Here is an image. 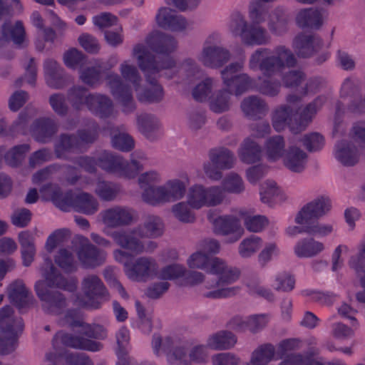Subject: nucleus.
<instances>
[{
  "instance_id": "c03bdc74",
  "label": "nucleus",
  "mask_w": 365,
  "mask_h": 365,
  "mask_svg": "<svg viewBox=\"0 0 365 365\" xmlns=\"http://www.w3.org/2000/svg\"><path fill=\"white\" fill-rule=\"evenodd\" d=\"M261 155V146L250 138H247L243 140L238 150V156L240 160L247 164H252L259 161Z\"/></svg>"
},
{
  "instance_id": "423d86ee",
  "label": "nucleus",
  "mask_w": 365,
  "mask_h": 365,
  "mask_svg": "<svg viewBox=\"0 0 365 365\" xmlns=\"http://www.w3.org/2000/svg\"><path fill=\"white\" fill-rule=\"evenodd\" d=\"M190 184L187 173L166 180L163 185L150 186L141 193L142 200L152 206H160L182 200Z\"/></svg>"
},
{
  "instance_id": "79ce46f5",
  "label": "nucleus",
  "mask_w": 365,
  "mask_h": 365,
  "mask_svg": "<svg viewBox=\"0 0 365 365\" xmlns=\"http://www.w3.org/2000/svg\"><path fill=\"white\" fill-rule=\"evenodd\" d=\"M88 109L101 118H107L113 113V103L108 96L96 93L91 96Z\"/></svg>"
},
{
  "instance_id": "2f4dec72",
  "label": "nucleus",
  "mask_w": 365,
  "mask_h": 365,
  "mask_svg": "<svg viewBox=\"0 0 365 365\" xmlns=\"http://www.w3.org/2000/svg\"><path fill=\"white\" fill-rule=\"evenodd\" d=\"M308 160L307 153L296 145L288 147L282 160L283 165L294 173H302L306 168Z\"/></svg>"
},
{
  "instance_id": "4c0bfd02",
  "label": "nucleus",
  "mask_w": 365,
  "mask_h": 365,
  "mask_svg": "<svg viewBox=\"0 0 365 365\" xmlns=\"http://www.w3.org/2000/svg\"><path fill=\"white\" fill-rule=\"evenodd\" d=\"M137 123L140 132L148 139L153 140L160 135L161 124L153 115L143 113L138 115Z\"/></svg>"
},
{
  "instance_id": "09e8293b",
  "label": "nucleus",
  "mask_w": 365,
  "mask_h": 365,
  "mask_svg": "<svg viewBox=\"0 0 365 365\" xmlns=\"http://www.w3.org/2000/svg\"><path fill=\"white\" fill-rule=\"evenodd\" d=\"M93 93L81 86H74L67 92V98L73 109L81 110L84 106L88 108Z\"/></svg>"
},
{
  "instance_id": "a211bd4d",
  "label": "nucleus",
  "mask_w": 365,
  "mask_h": 365,
  "mask_svg": "<svg viewBox=\"0 0 365 365\" xmlns=\"http://www.w3.org/2000/svg\"><path fill=\"white\" fill-rule=\"evenodd\" d=\"M106 233L110 236L115 242L122 248L130 250L136 255L143 253L144 247L141 239L145 237L138 226L126 230Z\"/></svg>"
},
{
  "instance_id": "c9c22d12",
  "label": "nucleus",
  "mask_w": 365,
  "mask_h": 365,
  "mask_svg": "<svg viewBox=\"0 0 365 365\" xmlns=\"http://www.w3.org/2000/svg\"><path fill=\"white\" fill-rule=\"evenodd\" d=\"M286 141L280 135L268 138L264 144V151L267 159L270 162H277L284 158L287 152Z\"/></svg>"
},
{
  "instance_id": "58836bf2",
  "label": "nucleus",
  "mask_w": 365,
  "mask_h": 365,
  "mask_svg": "<svg viewBox=\"0 0 365 365\" xmlns=\"http://www.w3.org/2000/svg\"><path fill=\"white\" fill-rule=\"evenodd\" d=\"M349 267L359 278L361 286L365 289V235L357 245V252L350 257Z\"/></svg>"
},
{
  "instance_id": "37998d69",
  "label": "nucleus",
  "mask_w": 365,
  "mask_h": 365,
  "mask_svg": "<svg viewBox=\"0 0 365 365\" xmlns=\"http://www.w3.org/2000/svg\"><path fill=\"white\" fill-rule=\"evenodd\" d=\"M208 158L218 165L222 170L232 169L236 161L233 152L225 147H216L210 149L207 153Z\"/></svg>"
},
{
  "instance_id": "2eb2a0df",
  "label": "nucleus",
  "mask_w": 365,
  "mask_h": 365,
  "mask_svg": "<svg viewBox=\"0 0 365 365\" xmlns=\"http://www.w3.org/2000/svg\"><path fill=\"white\" fill-rule=\"evenodd\" d=\"M103 224L108 228H117L132 224L135 220L133 209L123 205H115L101 212Z\"/></svg>"
},
{
  "instance_id": "0e129e2a",
  "label": "nucleus",
  "mask_w": 365,
  "mask_h": 365,
  "mask_svg": "<svg viewBox=\"0 0 365 365\" xmlns=\"http://www.w3.org/2000/svg\"><path fill=\"white\" fill-rule=\"evenodd\" d=\"M244 67V61L232 62L226 66L220 71V76L224 85L231 88L233 86V81L236 80L238 72L241 71Z\"/></svg>"
},
{
  "instance_id": "f257e3e1",
  "label": "nucleus",
  "mask_w": 365,
  "mask_h": 365,
  "mask_svg": "<svg viewBox=\"0 0 365 365\" xmlns=\"http://www.w3.org/2000/svg\"><path fill=\"white\" fill-rule=\"evenodd\" d=\"M190 269L204 270L216 276L215 279H207L203 288L205 297L212 299L232 297L240 291L239 286L229 285L238 280L240 271L237 267L228 264L224 259L211 257L199 249L191 254L186 260Z\"/></svg>"
},
{
  "instance_id": "13d9d810",
  "label": "nucleus",
  "mask_w": 365,
  "mask_h": 365,
  "mask_svg": "<svg viewBox=\"0 0 365 365\" xmlns=\"http://www.w3.org/2000/svg\"><path fill=\"white\" fill-rule=\"evenodd\" d=\"M192 209L187 200L181 201L171 207V212L178 221L182 223H192L195 220V216Z\"/></svg>"
},
{
  "instance_id": "69168bd1",
  "label": "nucleus",
  "mask_w": 365,
  "mask_h": 365,
  "mask_svg": "<svg viewBox=\"0 0 365 365\" xmlns=\"http://www.w3.org/2000/svg\"><path fill=\"white\" fill-rule=\"evenodd\" d=\"M307 78L305 73L299 68L291 69L281 75L282 84L285 88H293L299 86Z\"/></svg>"
},
{
  "instance_id": "bf43d9fd",
  "label": "nucleus",
  "mask_w": 365,
  "mask_h": 365,
  "mask_svg": "<svg viewBox=\"0 0 365 365\" xmlns=\"http://www.w3.org/2000/svg\"><path fill=\"white\" fill-rule=\"evenodd\" d=\"M180 344V339L177 336H168L163 339L157 334L153 335L152 340V346L155 354H158L160 349H162L166 355L170 351H173Z\"/></svg>"
},
{
  "instance_id": "a19ab883",
  "label": "nucleus",
  "mask_w": 365,
  "mask_h": 365,
  "mask_svg": "<svg viewBox=\"0 0 365 365\" xmlns=\"http://www.w3.org/2000/svg\"><path fill=\"white\" fill-rule=\"evenodd\" d=\"M296 24L300 28L318 29L323 24L322 15L319 10L307 8L302 9L297 14Z\"/></svg>"
},
{
  "instance_id": "5701e85b",
  "label": "nucleus",
  "mask_w": 365,
  "mask_h": 365,
  "mask_svg": "<svg viewBox=\"0 0 365 365\" xmlns=\"http://www.w3.org/2000/svg\"><path fill=\"white\" fill-rule=\"evenodd\" d=\"M63 326H68L70 327H79V333L90 338L98 339H103L106 337V329L99 324H86L77 317L74 311H68L66 312L64 318L60 321Z\"/></svg>"
},
{
  "instance_id": "39448f33",
  "label": "nucleus",
  "mask_w": 365,
  "mask_h": 365,
  "mask_svg": "<svg viewBox=\"0 0 365 365\" xmlns=\"http://www.w3.org/2000/svg\"><path fill=\"white\" fill-rule=\"evenodd\" d=\"M121 77L116 73L110 72L106 76V85L110 93L122 107L125 113H130L135 109L131 87L123 82L122 78L130 83L135 89L140 86L142 78L137 67L130 61H123L119 66Z\"/></svg>"
},
{
  "instance_id": "4468645a",
  "label": "nucleus",
  "mask_w": 365,
  "mask_h": 365,
  "mask_svg": "<svg viewBox=\"0 0 365 365\" xmlns=\"http://www.w3.org/2000/svg\"><path fill=\"white\" fill-rule=\"evenodd\" d=\"M158 265L155 259L150 257H138L131 265H126L125 275L135 282H145L157 276Z\"/></svg>"
},
{
  "instance_id": "f704fd0d",
  "label": "nucleus",
  "mask_w": 365,
  "mask_h": 365,
  "mask_svg": "<svg viewBox=\"0 0 365 365\" xmlns=\"http://www.w3.org/2000/svg\"><path fill=\"white\" fill-rule=\"evenodd\" d=\"M8 295L10 300L19 309L29 307L34 301L33 295L21 280H16L9 285Z\"/></svg>"
},
{
  "instance_id": "1a4fd4ad",
  "label": "nucleus",
  "mask_w": 365,
  "mask_h": 365,
  "mask_svg": "<svg viewBox=\"0 0 365 365\" xmlns=\"http://www.w3.org/2000/svg\"><path fill=\"white\" fill-rule=\"evenodd\" d=\"M225 200L224 190L220 185L205 187L194 184L186 191V200L194 210L216 207L222 205Z\"/></svg>"
},
{
  "instance_id": "dca6fc26",
  "label": "nucleus",
  "mask_w": 365,
  "mask_h": 365,
  "mask_svg": "<svg viewBox=\"0 0 365 365\" xmlns=\"http://www.w3.org/2000/svg\"><path fill=\"white\" fill-rule=\"evenodd\" d=\"M330 199L318 197L304 205L294 217L295 223H308L325 215L331 209Z\"/></svg>"
},
{
  "instance_id": "e433bc0d",
  "label": "nucleus",
  "mask_w": 365,
  "mask_h": 365,
  "mask_svg": "<svg viewBox=\"0 0 365 365\" xmlns=\"http://www.w3.org/2000/svg\"><path fill=\"white\" fill-rule=\"evenodd\" d=\"M75 151H82L76 135L61 134L54 143V153L56 157L66 159L68 153Z\"/></svg>"
},
{
  "instance_id": "f03ea898",
  "label": "nucleus",
  "mask_w": 365,
  "mask_h": 365,
  "mask_svg": "<svg viewBox=\"0 0 365 365\" xmlns=\"http://www.w3.org/2000/svg\"><path fill=\"white\" fill-rule=\"evenodd\" d=\"M297 60L294 53L285 46L279 45L270 50L259 48L249 58L248 67L252 71H261L266 77L256 86V90L268 97H275L281 91L282 82L271 78L285 68L294 67Z\"/></svg>"
},
{
  "instance_id": "c85d7f7f",
  "label": "nucleus",
  "mask_w": 365,
  "mask_h": 365,
  "mask_svg": "<svg viewBox=\"0 0 365 365\" xmlns=\"http://www.w3.org/2000/svg\"><path fill=\"white\" fill-rule=\"evenodd\" d=\"M240 109L245 118L250 120H258L267 114L269 106L261 97L252 95L242 101Z\"/></svg>"
},
{
  "instance_id": "ea45409f",
  "label": "nucleus",
  "mask_w": 365,
  "mask_h": 365,
  "mask_svg": "<svg viewBox=\"0 0 365 365\" xmlns=\"http://www.w3.org/2000/svg\"><path fill=\"white\" fill-rule=\"evenodd\" d=\"M324 245L314 238H303L299 240L294 247V252L299 258H310L323 252Z\"/></svg>"
},
{
  "instance_id": "a878e982",
  "label": "nucleus",
  "mask_w": 365,
  "mask_h": 365,
  "mask_svg": "<svg viewBox=\"0 0 365 365\" xmlns=\"http://www.w3.org/2000/svg\"><path fill=\"white\" fill-rule=\"evenodd\" d=\"M146 43L153 51L167 56L174 52L178 46L175 37L160 31L150 34L146 38Z\"/></svg>"
},
{
  "instance_id": "3c124183",
  "label": "nucleus",
  "mask_w": 365,
  "mask_h": 365,
  "mask_svg": "<svg viewBox=\"0 0 365 365\" xmlns=\"http://www.w3.org/2000/svg\"><path fill=\"white\" fill-rule=\"evenodd\" d=\"M98 208V201L91 194L84 192L76 194L74 208L76 211L91 215L95 214Z\"/></svg>"
},
{
  "instance_id": "412c9836",
  "label": "nucleus",
  "mask_w": 365,
  "mask_h": 365,
  "mask_svg": "<svg viewBox=\"0 0 365 365\" xmlns=\"http://www.w3.org/2000/svg\"><path fill=\"white\" fill-rule=\"evenodd\" d=\"M41 271L43 278L42 281L44 282L47 289L48 287H56L69 292H73L76 289V283L65 278L53 266L50 259L47 258L45 259Z\"/></svg>"
},
{
  "instance_id": "4d7b16f0",
  "label": "nucleus",
  "mask_w": 365,
  "mask_h": 365,
  "mask_svg": "<svg viewBox=\"0 0 365 365\" xmlns=\"http://www.w3.org/2000/svg\"><path fill=\"white\" fill-rule=\"evenodd\" d=\"M262 240L256 235L244 239L239 245L238 252L242 258H250L262 246Z\"/></svg>"
},
{
  "instance_id": "680f3d73",
  "label": "nucleus",
  "mask_w": 365,
  "mask_h": 365,
  "mask_svg": "<svg viewBox=\"0 0 365 365\" xmlns=\"http://www.w3.org/2000/svg\"><path fill=\"white\" fill-rule=\"evenodd\" d=\"M226 192L240 194L245 190V184L242 178L235 173H230L222 180V186H220Z\"/></svg>"
},
{
  "instance_id": "9d476101",
  "label": "nucleus",
  "mask_w": 365,
  "mask_h": 365,
  "mask_svg": "<svg viewBox=\"0 0 365 365\" xmlns=\"http://www.w3.org/2000/svg\"><path fill=\"white\" fill-rule=\"evenodd\" d=\"M210 348L206 344H195L189 350L179 344L175 349L167 354V361L170 365L205 364L208 361Z\"/></svg>"
},
{
  "instance_id": "aec40b11",
  "label": "nucleus",
  "mask_w": 365,
  "mask_h": 365,
  "mask_svg": "<svg viewBox=\"0 0 365 365\" xmlns=\"http://www.w3.org/2000/svg\"><path fill=\"white\" fill-rule=\"evenodd\" d=\"M322 39L317 35L301 32L292 41V48L299 57L309 58L323 47Z\"/></svg>"
},
{
  "instance_id": "4be33fe9",
  "label": "nucleus",
  "mask_w": 365,
  "mask_h": 365,
  "mask_svg": "<svg viewBox=\"0 0 365 365\" xmlns=\"http://www.w3.org/2000/svg\"><path fill=\"white\" fill-rule=\"evenodd\" d=\"M232 54L225 47L202 48L197 56L205 67L217 69L223 67L231 59Z\"/></svg>"
},
{
  "instance_id": "603ef678",
  "label": "nucleus",
  "mask_w": 365,
  "mask_h": 365,
  "mask_svg": "<svg viewBox=\"0 0 365 365\" xmlns=\"http://www.w3.org/2000/svg\"><path fill=\"white\" fill-rule=\"evenodd\" d=\"M146 154L141 150H135L130 155V160L124 158V170L129 173L124 174V178L132 179L135 178L138 173L143 170L144 162L147 160Z\"/></svg>"
},
{
  "instance_id": "ddd939ff",
  "label": "nucleus",
  "mask_w": 365,
  "mask_h": 365,
  "mask_svg": "<svg viewBox=\"0 0 365 365\" xmlns=\"http://www.w3.org/2000/svg\"><path fill=\"white\" fill-rule=\"evenodd\" d=\"M208 220L212 223L213 232L218 235L231 236L227 242H237L244 234V229L240 220L234 215H225L212 218L208 215Z\"/></svg>"
},
{
  "instance_id": "cd10ccee",
  "label": "nucleus",
  "mask_w": 365,
  "mask_h": 365,
  "mask_svg": "<svg viewBox=\"0 0 365 365\" xmlns=\"http://www.w3.org/2000/svg\"><path fill=\"white\" fill-rule=\"evenodd\" d=\"M266 21L269 32L274 36H283L289 31L290 16L282 7H276L269 13L267 11Z\"/></svg>"
},
{
  "instance_id": "052dcab7",
  "label": "nucleus",
  "mask_w": 365,
  "mask_h": 365,
  "mask_svg": "<svg viewBox=\"0 0 365 365\" xmlns=\"http://www.w3.org/2000/svg\"><path fill=\"white\" fill-rule=\"evenodd\" d=\"M120 186L117 184L99 181L97 183L95 192L96 195L104 201L114 200L120 192Z\"/></svg>"
},
{
  "instance_id": "49530a36",
  "label": "nucleus",
  "mask_w": 365,
  "mask_h": 365,
  "mask_svg": "<svg viewBox=\"0 0 365 365\" xmlns=\"http://www.w3.org/2000/svg\"><path fill=\"white\" fill-rule=\"evenodd\" d=\"M237 342L234 334L228 331H220L210 335L207 339L208 347L212 350H227L232 348Z\"/></svg>"
},
{
  "instance_id": "0eeeda50",
  "label": "nucleus",
  "mask_w": 365,
  "mask_h": 365,
  "mask_svg": "<svg viewBox=\"0 0 365 365\" xmlns=\"http://www.w3.org/2000/svg\"><path fill=\"white\" fill-rule=\"evenodd\" d=\"M81 295L76 297V304L87 309H98L110 299L109 292L102 279L96 274L86 275L81 282Z\"/></svg>"
},
{
  "instance_id": "b1692460",
  "label": "nucleus",
  "mask_w": 365,
  "mask_h": 365,
  "mask_svg": "<svg viewBox=\"0 0 365 365\" xmlns=\"http://www.w3.org/2000/svg\"><path fill=\"white\" fill-rule=\"evenodd\" d=\"M43 197L51 200L60 210L68 211L75 208L76 194L71 192L62 193L61 188L53 184H46L40 189Z\"/></svg>"
},
{
  "instance_id": "7ed1b4c3",
  "label": "nucleus",
  "mask_w": 365,
  "mask_h": 365,
  "mask_svg": "<svg viewBox=\"0 0 365 365\" xmlns=\"http://www.w3.org/2000/svg\"><path fill=\"white\" fill-rule=\"evenodd\" d=\"M132 55L136 59L147 83L145 88H140L139 86L135 89L138 101L146 103L160 102L163 99L164 91L157 79L163 75L169 78L173 77V75H168L167 72L175 66V61L169 56L161 58L152 54L143 44L135 45Z\"/></svg>"
},
{
  "instance_id": "de8ad7c7",
  "label": "nucleus",
  "mask_w": 365,
  "mask_h": 365,
  "mask_svg": "<svg viewBox=\"0 0 365 365\" xmlns=\"http://www.w3.org/2000/svg\"><path fill=\"white\" fill-rule=\"evenodd\" d=\"M230 88L220 89L212 94L210 98V108L212 111L216 113H221L228 111L232 106V93Z\"/></svg>"
},
{
  "instance_id": "6e6d98bb",
  "label": "nucleus",
  "mask_w": 365,
  "mask_h": 365,
  "mask_svg": "<svg viewBox=\"0 0 365 365\" xmlns=\"http://www.w3.org/2000/svg\"><path fill=\"white\" fill-rule=\"evenodd\" d=\"M218 81L212 77H207L200 82L192 90V95L197 101H205L210 96L212 90L217 87Z\"/></svg>"
},
{
  "instance_id": "a18cd8bd",
  "label": "nucleus",
  "mask_w": 365,
  "mask_h": 365,
  "mask_svg": "<svg viewBox=\"0 0 365 365\" xmlns=\"http://www.w3.org/2000/svg\"><path fill=\"white\" fill-rule=\"evenodd\" d=\"M110 143L116 150L129 152L135 147L133 138L125 132L123 126L113 127L110 130Z\"/></svg>"
},
{
  "instance_id": "e2e57ef3",
  "label": "nucleus",
  "mask_w": 365,
  "mask_h": 365,
  "mask_svg": "<svg viewBox=\"0 0 365 365\" xmlns=\"http://www.w3.org/2000/svg\"><path fill=\"white\" fill-rule=\"evenodd\" d=\"M29 150L30 145L29 144L15 145L6 153L5 161L11 167H17L21 164L26 153Z\"/></svg>"
},
{
  "instance_id": "8fccbe9b",
  "label": "nucleus",
  "mask_w": 365,
  "mask_h": 365,
  "mask_svg": "<svg viewBox=\"0 0 365 365\" xmlns=\"http://www.w3.org/2000/svg\"><path fill=\"white\" fill-rule=\"evenodd\" d=\"M145 238H157L163 235L164 224L156 215L148 216L143 224L138 225Z\"/></svg>"
},
{
  "instance_id": "bb28decb",
  "label": "nucleus",
  "mask_w": 365,
  "mask_h": 365,
  "mask_svg": "<svg viewBox=\"0 0 365 365\" xmlns=\"http://www.w3.org/2000/svg\"><path fill=\"white\" fill-rule=\"evenodd\" d=\"M98 166L108 173L124 177L129 173L124 170V158L107 150H100L96 153Z\"/></svg>"
},
{
  "instance_id": "9b49d317",
  "label": "nucleus",
  "mask_w": 365,
  "mask_h": 365,
  "mask_svg": "<svg viewBox=\"0 0 365 365\" xmlns=\"http://www.w3.org/2000/svg\"><path fill=\"white\" fill-rule=\"evenodd\" d=\"M297 110L289 105H281L275 108L271 114V121L277 132H282L287 128L294 133H299L304 130L303 123H299L297 119Z\"/></svg>"
},
{
  "instance_id": "c756f323",
  "label": "nucleus",
  "mask_w": 365,
  "mask_h": 365,
  "mask_svg": "<svg viewBox=\"0 0 365 365\" xmlns=\"http://www.w3.org/2000/svg\"><path fill=\"white\" fill-rule=\"evenodd\" d=\"M25 40V30L20 21L14 24L5 22L0 29V48L6 47L11 42L21 46Z\"/></svg>"
},
{
  "instance_id": "72a5a7b5",
  "label": "nucleus",
  "mask_w": 365,
  "mask_h": 365,
  "mask_svg": "<svg viewBox=\"0 0 365 365\" xmlns=\"http://www.w3.org/2000/svg\"><path fill=\"white\" fill-rule=\"evenodd\" d=\"M334 157L345 166H352L359 160V152L350 141L341 140L335 145Z\"/></svg>"
},
{
  "instance_id": "f3484780",
  "label": "nucleus",
  "mask_w": 365,
  "mask_h": 365,
  "mask_svg": "<svg viewBox=\"0 0 365 365\" xmlns=\"http://www.w3.org/2000/svg\"><path fill=\"white\" fill-rule=\"evenodd\" d=\"M80 246L77 256L82 266L86 269H93L102 265L106 259V253L92 245L88 238L79 237Z\"/></svg>"
},
{
  "instance_id": "5fc2aeb1",
  "label": "nucleus",
  "mask_w": 365,
  "mask_h": 365,
  "mask_svg": "<svg viewBox=\"0 0 365 365\" xmlns=\"http://www.w3.org/2000/svg\"><path fill=\"white\" fill-rule=\"evenodd\" d=\"M275 349L273 345L266 344L257 347L252 354L250 362L247 365H267L274 358Z\"/></svg>"
},
{
  "instance_id": "6e6552de",
  "label": "nucleus",
  "mask_w": 365,
  "mask_h": 365,
  "mask_svg": "<svg viewBox=\"0 0 365 365\" xmlns=\"http://www.w3.org/2000/svg\"><path fill=\"white\" fill-rule=\"evenodd\" d=\"M24 328L21 318L14 316L11 307L0 309V354H9L16 349L19 332Z\"/></svg>"
},
{
  "instance_id": "393cba45",
  "label": "nucleus",
  "mask_w": 365,
  "mask_h": 365,
  "mask_svg": "<svg viewBox=\"0 0 365 365\" xmlns=\"http://www.w3.org/2000/svg\"><path fill=\"white\" fill-rule=\"evenodd\" d=\"M57 122L51 118L36 119L31 128V133L34 140L41 143H49L58 132Z\"/></svg>"
},
{
  "instance_id": "864d4df0",
  "label": "nucleus",
  "mask_w": 365,
  "mask_h": 365,
  "mask_svg": "<svg viewBox=\"0 0 365 365\" xmlns=\"http://www.w3.org/2000/svg\"><path fill=\"white\" fill-rule=\"evenodd\" d=\"M178 72L186 83H190L200 75L202 68L195 59L187 58L181 62Z\"/></svg>"
},
{
  "instance_id": "473e14b6",
  "label": "nucleus",
  "mask_w": 365,
  "mask_h": 365,
  "mask_svg": "<svg viewBox=\"0 0 365 365\" xmlns=\"http://www.w3.org/2000/svg\"><path fill=\"white\" fill-rule=\"evenodd\" d=\"M55 339L61 341L67 346L89 351H98L103 348V344L100 342L84 338L83 336H73L70 334L59 331L56 334Z\"/></svg>"
},
{
  "instance_id": "f8f14e48",
  "label": "nucleus",
  "mask_w": 365,
  "mask_h": 365,
  "mask_svg": "<svg viewBox=\"0 0 365 365\" xmlns=\"http://www.w3.org/2000/svg\"><path fill=\"white\" fill-rule=\"evenodd\" d=\"M34 288L45 312L53 315H58L63 312L67 307V300L61 292L47 289L41 280L36 282Z\"/></svg>"
},
{
  "instance_id": "338daca9",
  "label": "nucleus",
  "mask_w": 365,
  "mask_h": 365,
  "mask_svg": "<svg viewBox=\"0 0 365 365\" xmlns=\"http://www.w3.org/2000/svg\"><path fill=\"white\" fill-rule=\"evenodd\" d=\"M98 126L95 122H90L86 128L78 130L76 137L78 138L80 147L83 151L84 145L91 144L97 139Z\"/></svg>"
},
{
  "instance_id": "774afa93",
  "label": "nucleus",
  "mask_w": 365,
  "mask_h": 365,
  "mask_svg": "<svg viewBox=\"0 0 365 365\" xmlns=\"http://www.w3.org/2000/svg\"><path fill=\"white\" fill-rule=\"evenodd\" d=\"M295 286V279L289 273L282 272L274 276L272 284L273 288L277 292H289Z\"/></svg>"
},
{
  "instance_id": "20e7f679",
  "label": "nucleus",
  "mask_w": 365,
  "mask_h": 365,
  "mask_svg": "<svg viewBox=\"0 0 365 365\" xmlns=\"http://www.w3.org/2000/svg\"><path fill=\"white\" fill-rule=\"evenodd\" d=\"M248 22L240 12H235L228 24L230 34L240 38L247 46H266L271 41V36L267 29L261 25L266 21L267 11H259L254 4L248 9Z\"/></svg>"
},
{
  "instance_id": "7c9ffc66",
  "label": "nucleus",
  "mask_w": 365,
  "mask_h": 365,
  "mask_svg": "<svg viewBox=\"0 0 365 365\" xmlns=\"http://www.w3.org/2000/svg\"><path fill=\"white\" fill-rule=\"evenodd\" d=\"M46 84L53 88H63L66 81L63 68L53 58H46L43 64Z\"/></svg>"
},
{
  "instance_id": "6ab92c4d",
  "label": "nucleus",
  "mask_w": 365,
  "mask_h": 365,
  "mask_svg": "<svg viewBox=\"0 0 365 365\" xmlns=\"http://www.w3.org/2000/svg\"><path fill=\"white\" fill-rule=\"evenodd\" d=\"M155 21L160 28L173 32H182L191 26L182 15L167 7L158 9L155 15Z\"/></svg>"
}]
</instances>
